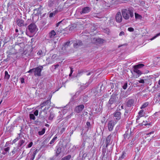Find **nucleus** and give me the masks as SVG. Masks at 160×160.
<instances>
[{"label": "nucleus", "instance_id": "c03bdc74", "mask_svg": "<svg viewBox=\"0 0 160 160\" xmlns=\"http://www.w3.org/2000/svg\"><path fill=\"white\" fill-rule=\"evenodd\" d=\"M125 34V33L123 31L121 32L119 34V36H121L123 35H124Z\"/></svg>", "mask_w": 160, "mask_h": 160}, {"label": "nucleus", "instance_id": "c85d7f7f", "mask_svg": "<svg viewBox=\"0 0 160 160\" xmlns=\"http://www.w3.org/2000/svg\"><path fill=\"white\" fill-rule=\"evenodd\" d=\"M61 151L62 148H61L59 147L58 148L56 152V156H58V155L60 153Z\"/></svg>", "mask_w": 160, "mask_h": 160}, {"label": "nucleus", "instance_id": "680f3d73", "mask_svg": "<svg viewBox=\"0 0 160 160\" xmlns=\"http://www.w3.org/2000/svg\"><path fill=\"white\" fill-rule=\"evenodd\" d=\"M15 31H16V32H18V29H15Z\"/></svg>", "mask_w": 160, "mask_h": 160}, {"label": "nucleus", "instance_id": "bf43d9fd", "mask_svg": "<svg viewBox=\"0 0 160 160\" xmlns=\"http://www.w3.org/2000/svg\"><path fill=\"white\" fill-rule=\"evenodd\" d=\"M15 151H14V150H12V153L13 154H14L15 153Z\"/></svg>", "mask_w": 160, "mask_h": 160}, {"label": "nucleus", "instance_id": "13d9d810", "mask_svg": "<svg viewBox=\"0 0 160 160\" xmlns=\"http://www.w3.org/2000/svg\"><path fill=\"white\" fill-rule=\"evenodd\" d=\"M70 68V69H71L70 73H72L73 72V70H72L73 69L71 67Z\"/></svg>", "mask_w": 160, "mask_h": 160}, {"label": "nucleus", "instance_id": "0eeeda50", "mask_svg": "<svg viewBox=\"0 0 160 160\" xmlns=\"http://www.w3.org/2000/svg\"><path fill=\"white\" fill-rule=\"evenodd\" d=\"M28 29L30 32L32 33H34L37 31L36 26L34 23H31L28 27Z\"/></svg>", "mask_w": 160, "mask_h": 160}, {"label": "nucleus", "instance_id": "c756f323", "mask_svg": "<svg viewBox=\"0 0 160 160\" xmlns=\"http://www.w3.org/2000/svg\"><path fill=\"white\" fill-rule=\"evenodd\" d=\"M45 129L44 128H43L42 129V131H39L38 133L39 135H42L45 133Z\"/></svg>", "mask_w": 160, "mask_h": 160}, {"label": "nucleus", "instance_id": "f257e3e1", "mask_svg": "<svg viewBox=\"0 0 160 160\" xmlns=\"http://www.w3.org/2000/svg\"><path fill=\"white\" fill-rule=\"evenodd\" d=\"M122 13L123 18L126 20L129 19L130 17L132 18L134 16L133 10L130 8L122 9Z\"/></svg>", "mask_w": 160, "mask_h": 160}, {"label": "nucleus", "instance_id": "3c124183", "mask_svg": "<svg viewBox=\"0 0 160 160\" xmlns=\"http://www.w3.org/2000/svg\"><path fill=\"white\" fill-rule=\"evenodd\" d=\"M97 41L100 43L103 42V40L101 38L98 39Z\"/></svg>", "mask_w": 160, "mask_h": 160}, {"label": "nucleus", "instance_id": "6e6552de", "mask_svg": "<svg viewBox=\"0 0 160 160\" xmlns=\"http://www.w3.org/2000/svg\"><path fill=\"white\" fill-rule=\"evenodd\" d=\"M148 113H146L145 111H140L138 113V115L137 116V120H139L142 117H147Z\"/></svg>", "mask_w": 160, "mask_h": 160}, {"label": "nucleus", "instance_id": "4c0bfd02", "mask_svg": "<svg viewBox=\"0 0 160 160\" xmlns=\"http://www.w3.org/2000/svg\"><path fill=\"white\" fill-rule=\"evenodd\" d=\"M20 136L19 137H17L15 139L13 140L12 142L13 143H15L18 140L20 139Z\"/></svg>", "mask_w": 160, "mask_h": 160}, {"label": "nucleus", "instance_id": "dca6fc26", "mask_svg": "<svg viewBox=\"0 0 160 160\" xmlns=\"http://www.w3.org/2000/svg\"><path fill=\"white\" fill-rule=\"evenodd\" d=\"M24 21L22 20L18 19L17 20V23L19 27H22L24 26Z\"/></svg>", "mask_w": 160, "mask_h": 160}, {"label": "nucleus", "instance_id": "a19ab883", "mask_svg": "<svg viewBox=\"0 0 160 160\" xmlns=\"http://www.w3.org/2000/svg\"><path fill=\"white\" fill-rule=\"evenodd\" d=\"M128 31H129V32H133L134 31V29L133 28H132V27H130V28H128Z\"/></svg>", "mask_w": 160, "mask_h": 160}, {"label": "nucleus", "instance_id": "5fc2aeb1", "mask_svg": "<svg viewBox=\"0 0 160 160\" xmlns=\"http://www.w3.org/2000/svg\"><path fill=\"white\" fill-rule=\"evenodd\" d=\"M160 35V32L158 33L156 36H154V38H153L152 39V40H153V39H154L155 38H156L158 36H159V35Z\"/></svg>", "mask_w": 160, "mask_h": 160}, {"label": "nucleus", "instance_id": "774afa93", "mask_svg": "<svg viewBox=\"0 0 160 160\" xmlns=\"http://www.w3.org/2000/svg\"><path fill=\"white\" fill-rule=\"evenodd\" d=\"M72 133H73V132H71V134H72Z\"/></svg>", "mask_w": 160, "mask_h": 160}, {"label": "nucleus", "instance_id": "cd10ccee", "mask_svg": "<svg viewBox=\"0 0 160 160\" xmlns=\"http://www.w3.org/2000/svg\"><path fill=\"white\" fill-rule=\"evenodd\" d=\"M135 18L136 19H141L142 18V16L136 13H135Z\"/></svg>", "mask_w": 160, "mask_h": 160}, {"label": "nucleus", "instance_id": "a18cd8bd", "mask_svg": "<svg viewBox=\"0 0 160 160\" xmlns=\"http://www.w3.org/2000/svg\"><path fill=\"white\" fill-rule=\"evenodd\" d=\"M83 72V71L82 70H79L78 71V74H77V76H79V75L80 74H81Z\"/></svg>", "mask_w": 160, "mask_h": 160}, {"label": "nucleus", "instance_id": "ea45409f", "mask_svg": "<svg viewBox=\"0 0 160 160\" xmlns=\"http://www.w3.org/2000/svg\"><path fill=\"white\" fill-rule=\"evenodd\" d=\"M128 86V83L127 82H126L124 84V85L122 87L124 89H126Z\"/></svg>", "mask_w": 160, "mask_h": 160}, {"label": "nucleus", "instance_id": "de8ad7c7", "mask_svg": "<svg viewBox=\"0 0 160 160\" xmlns=\"http://www.w3.org/2000/svg\"><path fill=\"white\" fill-rule=\"evenodd\" d=\"M138 81L140 83H144L145 82L144 81L143 79H140V80H139Z\"/></svg>", "mask_w": 160, "mask_h": 160}, {"label": "nucleus", "instance_id": "f8f14e48", "mask_svg": "<svg viewBox=\"0 0 160 160\" xmlns=\"http://www.w3.org/2000/svg\"><path fill=\"white\" fill-rule=\"evenodd\" d=\"M57 55L56 54H54L51 57L48 58L46 60L47 62H49V63H51L53 62L55 58L57 57Z\"/></svg>", "mask_w": 160, "mask_h": 160}, {"label": "nucleus", "instance_id": "423d86ee", "mask_svg": "<svg viewBox=\"0 0 160 160\" xmlns=\"http://www.w3.org/2000/svg\"><path fill=\"white\" fill-rule=\"evenodd\" d=\"M123 136L124 137V141L128 142L129 141H130L132 138L131 132L127 131L125 132V133Z\"/></svg>", "mask_w": 160, "mask_h": 160}, {"label": "nucleus", "instance_id": "4be33fe9", "mask_svg": "<svg viewBox=\"0 0 160 160\" xmlns=\"http://www.w3.org/2000/svg\"><path fill=\"white\" fill-rule=\"evenodd\" d=\"M138 69V68H137L134 67L133 71L134 72L137 73L140 76L142 74V73L141 72V71L139 70Z\"/></svg>", "mask_w": 160, "mask_h": 160}, {"label": "nucleus", "instance_id": "052dcab7", "mask_svg": "<svg viewBox=\"0 0 160 160\" xmlns=\"http://www.w3.org/2000/svg\"><path fill=\"white\" fill-rule=\"evenodd\" d=\"M158 97L159 98H160V92L158 94Z\"/></svg>", "mask_w": 160, "mask_h": 160}, {"label": "nucleus", "instance_id": "338daca9", "mask_svg": "<svg viewBox=\"0 0 160 160\" xmlns=\"http://www.w3.org/2000/svg\"><path fill=\"white\" fill-rule=\"evenodd\" d=\"M113 19H110V21H112H112H113Z\"/></svg>", "mask_w": 160, "mask_h": 160}, {"label": "nucleus", "instance_id": "5701e85b", "mask_svg": "<svg viewBox=\"0 0 160 160\" xmlns=\"http://www.w3.org/2000/svg\"><path fill=\"white\" fill-rule=\"evenodd\" d=\"M71 158V155H68L63 158L61 160H70Z\"/></svg>", "mask_w": 160, "mask_h": 160}, {"label": "nucleus", "instance_id": "393cba45", "mask_svg": "<svg viewBox=\"0 0 160 160\" xmlns=\"http://www.w3.org/2000/svg\"><path fill=\"white\" fill-rule=\"evenodd\" d=\"M98 88H96L92 89L93 93L94 94V96H96L98 94Z\"/></svg>", "mask_w": 160, "mask_h": 160}, {"label": "nucleus", "instance_id": "a211bd4d", "mask_svg": "<svg viewBox=\"0 0 160 160\" xmlns=\"http://www.w3.org/2000/svg\"><path fill=\"white\" fill-rule=\"evenodd\" d=\"M82 42L80 41H77L76 43H74L73 46L74 48H79L80 46H82Z\"/></svg>", "mask_w": 160, "mask_h": 160}, {"label": "nucleus", "instance_id": "72a5a7b5", "mask_svg": "<svg viewBox=\"0 0 160 160\" xmlns=\"http://www.w3.org/2000/svg\"><path fill=\"white\" fill-rule=\"evenodd\" d=\"M57 137L56 136H55L54 137L52 138V139L51 140V141L50 142L49 144H52L53 143L55 140L57 139Z\"/></svg>", "mask_w": 160, "mask_h": 160}, {"label": "nucleus", "instance_id": "9b49d317", "mask_svg": "<svg viewBox=\"0 0 160 160\" xmlns=\"http://www.w3.org/2000/svg\"><path fill=\"white\" fill-rule=\"evenodd\" d=\"M116 22H118L120 23L121 22L122 20V17L120 12H118L116 15L115 17Z\"/></svg>", "mask_w": 160, "mask_h": 160}, {"label": "nucleus", "instance_id": "c9c22d12", "mask_svg": "<svg viewBox=\"0 0 160 160\" xmlns=\"http://www.w3.org/2000/svg\"><path fill=\"white\" fill-rule=\"evenodd\" d=\"M29 118L30 119L34 120L35 119V117L34 115L33 114H29Z\"/></svg>", "mask_w": 160, "mask_h": 160}, {"label": "nucleus", "instance_id": "6e6d98bb", "mask_svg": "<svg viewBox=\"0 0 160 160\" xmlns=\"http://www.w3.org/2000/svg\"><path fill=\"white\" fill-rule=\"evenodd\" d=\"M62 22V21H61L60 22H59L58 23L56 24V26L57 27H58L59 24L61 23V22Z\"/></svg>", "mask_w": 160, "mask_h": 160}, {"label": "nucleus", "instance_id": "e433bc0d", "mask_svg": "<svg viewBox=\"0 0 160 160\" xmlns=\"http://www.w3.org/2000/svg\"><path fill=\"white\" fill-rule=\"evenodd\" d=\"M54 117V114L52 113H50V116L49 117V119L50 120H52Z\"/></svg>", "mask_w": 160, "mask_h": 160}, {"label": "nucleus", "instance_id": "2eb2a0df", "mask_svg": "<svg viewBox=\"0 0 160 160\" xmlns=\"http://www.w3.org/2000/svg\"><path fill=\"white\" fill-rule=\"evenodd\" d=\"M56 35V32L54 30H52L49 33L48 35L50 38L52 39L54 38Z\"/></svg>", "mask_w": 160, "mask_h": 160}, {"label": "nucleus", "instance_id": "9d476101", "mask_svg": "<svg viewBox=\"0 0 160 160\" xmlns=\"http://www.w3.org/2000/svg\"><path fill=\"white\" fill-rule=\"evenodd\" d=\"M118 99V98L115 96H112L109 101V104L111 105L115 103Z\"/></svg>", "mask_w": 160, "mask_h": 160}, {"label": "nucleus", "instance_id": "4468645a", "mask_svg": "<svg viewBox=\"0 0 160 160\" xmlns=\"http://www.w3.org/2000/svg\"><path fill=\"white\" fill-rule=\"evenodd\" d=\"M134 102V100L131 99H129L127 102V106L128 107H131L133 105Z\"/></svg>", "mask_w": 160, "mask_h": 160}, {"label": "nucleus", "instance_id": "37998d69", "mask_svg": "<svg viewBox=\"0 0 160 160\" xmlns=\"http://www.w3.org/2000/svg\"><path fill=\"white\" fill-rule=\"evenodd\" d=\"M33 144V142H31L28 145H27V148H30L31 147Z\"/></svg>", "mask_w": 160, "mask_h": 160}, {"label": "nucleus", "instance_id": "7ed1b4c3", "mask_svg": "<svg viewBox=\"0 0 160 160\" xmlns=\"http://www.w3.org/2000/svg\"><path fill=\"white\" fill-rule=\"evenodd\" d=\"M75 103V102L74 100V98H72L71 99L70 101L68 103V104L67 105L65 106L64 107H58L57 108L58 109L62 110V109H63V108H68L69 107L68 109H73V107H74V105Z\"/></svg>", "mask_w": 160, "mask_h": 160}, {"label": "nucleus", "instance_id": "864d4df0", "mask_svg": "<svg viewBox=\"0 0 160 160\" xmlns=\"http://www.w3.org/2000/svg\"><path fill=\"white\" fill-rule=\"evenodd\" d=\"M38 111H35V112L34 113V114L36 116L38 115Z\"/></svg>", "mask_w": 160, "mask_h": 160}, {"label": "nucleus", "instance_id": "bb28decb", "mask_svg": "<svg viewBox=\"0 0 160 160\" xmlns=\"http://www.w3.org/2000/svg\"><path fill=\"white\" fill-rule=\"evenodd\" d=\"M126 156V153L123 152L121 156L119 157V158L118 160H122V159L125 158Z\"/></svg>", "mask_w": 160, "mask_h": 160}, {"label": "nucleus", "instance_id": "473e14b6", "mask_svg": "<svg viewBox=\"0 0 160 160\" xmlns=\"http://www.w3.org/2000/svg\"><path fill=\"white\" fill-rule=\"evenodd\" d=\"M25 142L24 140L22 139L20 140L18 143V145L19 146V147H20Z\"/></svg>", "mask_w": 160, "mask_h": 160}, {"label": "nucleus", "instance_id": "2f4dec72", "mask_svg": "<svg viewBox=\"0 0 160 160\" xmlns=\"http://www.w3.org/2000/svg\"><path fill=\"white\" fill-rule=\"evenodd\" d=\"M140 124H141V125L142 126H143V125H144V126L148 125V126H149V125H151V123H147V121L145 122L144 121H143L142 123Z\"/></svg>", "mask_w": 160, "mask_h": 160}, {"label": "nucleus", "instance_id": "f03ea898", "mask_svg": "<svg viewBox=\"0 0 160 160\" xmlns=\"http://www.w3.org/2000/svg\"><path fill=\"white\" fill-rule=\"evenodd\" d=\"M43 66H40L38 67L30 69L27 72L31 73L34 72V75L38 76L41 75V72L43 69Z\"/></svg>", "mask_w": 160, "mask_h": 160}, {"label": "nucleus", "instance_id": "58836bf2", "mask_svg": "<svg viewBox=\"0 0 160 160\" xmlns=\"http://www.w3.org/2000/svg\"><path fill=\"white\" fill-rule=\"evenodd\" d=\"M134 140L133 139H132L131 142L128 144L129 146L130 147H131L133 145V142Z\"/></svg>", "mask_w": 160, "mask_h": 160}, {"label": "nucleus", "instance_id": "09e8293b", "mask_svg": "<svg viewBox=\"0 0 160 160\" xmlns=\"http://www.w3.org/2000/svg\"><path fill=\"white\" fill-rule=\"evenodd\" d=\"M86 124L88 127V128H89L90 127L91 124L89 122H87L86 123Z\"/></svg>", "mask_w": 160, "mask_h": 160}, {"label": "nucleus", "instance_id": "a878e982", "mask_svg": "<svg viewBox=\"0 0 160 160\" xmlns=\"http://www.w3.org/2000/svg\"><path fill=\"white\" fill-rule=\"evenodd\" d=\"M10 77V75L8 74V72L5 71V79H8Z\"/></svg>", "mask_w": 160, "mask_h": 160}, {"label": "nucleus", "instance_id": "aec40b11", "mask_svg": "<svg viewBox=\"0 0 160 160\" xmlns=\"http://www.w3.org/2000/svg\"><path fill=\"white\" fill-rule=\"evenodd\" d=\"M37 54L38 56L40 57H43L45 55V53L43 52L42 50H39Z\"/></svg>", "mask_w": 160, "mask_h": 160}, {"label": "nucleus", "instance_id": "69168bd1", "mask_svg": "<svg viewBox=\"0 0 160 160\" xmlns=\"http://www.w3.org/2000/svg\"><path fill=\"white\" fill-rule=\"evenodd\" d=\"M2 100L0 102V105L1 104V103H2Z\"/></svg>", "mask_w": 160, "mask_h": 160}, {"label": "nucleus", "instance_id": "20e7f679", "mask_svg": "<svg viewBox=\"0 0 160 160\" xmlns=\"http://www.w3.org/2000/svg\"><path fill=\"white\" fill-rule=\"evenodd\" d=\"M49 102V101L47 100L43 102V103H42L40 105L38 106L36 108V110L42 109L44 107H45V108L43 109V110H46V109H48V106L47 105V104Z\"/></svg>", "mask_w": 160, "mask_h": 160}, {"label": "nucleus", "instance_id": "4d7b16f0", "mask_svg": "<svg viewBox=\"0 0 160 160\" xmlns=\"http://www.w3.org/2000/svg\"><path fill=\"white\" fill-rule=\"evenodd\" d=\"M154 131H152V132H150L149 133H147L146 134H147V135H149L151 134H153L154 133Z\"/></svg>", "mask_w": 160, "mask_h": 160}, {"label": "nucleus", "instance_id": "f704fd0d", "mask_svg": "<svg viewBox=\"0 0 160 160\" xmlns=\"http://www.w3.org/2000/svg\"><path fill=\"white\" fill-rule=\"evenodd\" d=\"M144 66V65L142 64H139L135 66L134 67L137 68H139Z\"/></svg>", "mask_w": 160, "mask_h": 160}, {"label": "nucleus", "instance_id": "412c9836", "mask_svg": "<svg viewBox=\"0 0 160 160\" xmlns=\"http://www.w3.org/2000/svg\"><path fill=\"white\" fill-rule=\"evenodd\" d=\"M84 107L83 104H81L76 107L75 110H82Z\"/></svg>", "mask_w": 160, "mask_h": 160}, {"label": "nucleus", "instance_id": "7c9ffc66", "mask_svg": "<svg viewBox=\"0 0 160 160\" xmlns=\"http://www.w3.org/2000/svg\"><path fill=\"white\" fill-rule=\"evenodd\" d=\"M148 105V102H145L140 107L141 109H144Z\"/></svg>", "mask_w": 160, "mask_h": 160}, {"label": "nucleus", "instance_id": "b1692460", "mask_svg": "<svg viewBox=\"0 0 160 160\" xmlns=\"http://www.w3.org/2000/svg\"><path fill=\"white\" fill-rule=\"evenodd\" d=\"M37 152V150H35L34 151V152H33V154L31 156V158L30 159V160H34Z\"/></svg>", "mask_w": 160, "mask_h": 160}, {"label": "nucleus", "instance_id": "f3484780", "mask_svg": "<svg viewBox=\"0 0 160 160\" xmlns=\"http://www.w3.org/2000/svg\"><path fill=\"white\" fill-rule=\"evenodd\" d=\"M70 41H68L65 43L62 46V50L64 51L66 48L69 46L70 45Z\"/></svg>", "mask_w": 160, "mask_h": 160}, {"label": "nucleus", "instance_id": "49530a36", "mask_svg": "<svg viewBox=\"0 0 160 160\" xmlns=\"http://www.w3.org/2000/svg\"><path fill=\"white\" fill-rule=\"evenodd\" d=\"M21 82L22 83H24V79L23 78H20Z\"/></svg>", "mask_w": 160, "mask_h": 160}, {"label": "nucleus", "instance_id": "603ef678", "mask_svg": "<svg viewBox=\"0 0 160 160\" xmlns=\"http://www.w3.org/2000/svg\"><path fill=\"white\" fill-rule=\"evenodd\" d=\"M59 64H56L55 65H54V66H53L52 67H54V69H56L57 68H58L59 66Z\"/></svg>", "mask_w": 160, "mask_h": 160}, {"label": "nucleus", "instance_id": "0e129e2a", "mask_svg": "<svg viewBox=\"0 0 160 160\" xmlns=\"http://www.w3.org/2000/svg\"><path fill=\"white\" fill-rule=\"evenodd\" d=\"M72 73H70L69 74V76H70V77L71 76V75H72Z\"/></svg>", "mask_w": 160, "mask_h": 160}, {"label": "nucleus", "instance_id": "39448f33", "mask_svg": "<svg viewBox=\"0 0 160 160\" xmlns=\"http://www.w3.org/2000/svg\"><path fill=\"white\" fill-rule=\"evenodd\" d=\"M117 121L115 120H111L109 121L108 122V129L109 131L112 130L115 125L117 123Z\"/></svg>", "mask_w": 160, "mask_h": 160}, {"label": "nucleus", "instance_id": "6ab92c4d", "mask_svg": "<svg viewBox=\"0 0 160 160\" xmlns=\"http://www.w3.org/2000/svg\"><path fill=\"white\" fill-rule=\"evenodd\" d=\"M111 136L110 135H109L107 138L106 143V147H107L110 144V142L111 139Z\"/></svg>", "mask_w": 160, "mask_h": 160}, {"label": "nucleus", "instance_id": "ddd939ff", "mask_svg": "<svg viewBox=\"0 0 160 160\" xmlns=\"http://www.w3.org/2000/svg\"><path fill=\"white\" fill-rule=\"evenodd\" d=\"M113 116L115 118V119L118 120L120 119L121 118V113L120 112H115L113 114Z\"/></svg>", "mask_w": 160, "mask_h": 160}, {"label": "nucleus", "instance_id": "79ce46f5", "mask_svg": "<svg viewBox=\"0 0 160 160\" xmlns=\"http://www.w3.org/2000/svg\"><path fill=\"white\" fill-rule=\"evenodd\" d=\"M55 13L54 12H51L49 15V17H52L53 16H55Z\"/></svg>", "mask_w": 160, "mask_h": 160}, {"label": "nucleus", "instance_id": "8fccbe9b", "mask_svg": "<svg viewBox=\"0 0 160 160\" xmlns=\"http://www.w3.org/2000/svg\"><path fill=\"white\" fill-rule=\"evenodd\" d=\"M65 130V128H62L60 131V132L61 133H63L64 132Z\"/></svg>", "mask_w": 160, "mask_h": 160}, {"label": "nucleus", "instance_id": "e2e57ef3", "mask_svg": "<svg viewBox=\"0 0 160 160\" xmlns=\"http://www.w3.org/2000/svg\"><path fill=\"white\" fill-rule=\"evenodd\" d=\"M90 74H91L90 72H89V73H88V74H87V76H89V75H90Z\"/></svg>", "mask_w": 160, "mask_h": 160}, {"label": "nucleus", "instance_id": "1a4fd4ad", "mask_svg": "<svg viewBox=\"0 0 160 160\" xmlns=\"http://www.w3.org/2000/svg\"><path fill=\"white\" fill-rule=\"evenodd\" d=\"M91 10V8L89 7H85L82 8L80 12L81 14H85L89 12Z\"/></svg>", "mask_w": 160, "mask_h": 160}]
</instances>
